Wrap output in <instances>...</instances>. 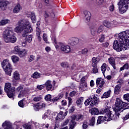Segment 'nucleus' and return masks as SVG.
<instances>
[{"mask_svg": "<svg viewBox=\"0 0 129 129\" xmlns=\"http://www.w3.org/2000/svg\"><path fill=\"white\" fill-rule=\"evenodd\" d=\"M129 30H126L118 34H115L118 40H115L113 44V48L117 52H120L122 50H126V47L129 46Z\"/></svg>", "mask_w": 129, "mask_h": 129, "instance_id": "obj_1", "label": "nucleus"}, {"mask_svg": "<svg viewBox=\"0 0 129 129\" xmlns=\"http://www.w3.org/2000/svg\"><path fill=\"white\" fill-rule=\"evenodd\" d=\"M18 24L19 26L14 29V32L22 33V37H26V42L31 43L33 37L31 35H28V34L33 31V28L30 21L27 19H23L18 22Z\"/></svg>", "mask_w": 129, "mask_h": 129, "instance_id": "obj_2", "label": "nucleus"}, {"mask_svg": "<svg viewBox=\"0 0 129 129\" xmlns=\"http://www.w3.org/2000/svg\"><path fill=\"white\" fill-rule=\"evenodd\" d=\"M101 114H105L104 116H100L98 117V120L97 121V124H100L103 122V120L106 121H110L112 119H115L113 118L114 115L112 114L109 107H107L104 110H102L101 112Z\"/></svg>", "mask_w": 129, "mask_h": 129, "instance_id": "obj_3", "label": "nucleus"}, {"mask_svg": "<svg viewBox=\"0 0 129 129\" xmlns=\"http://www.w3.org/2000/svg\"><path fill=\"white\" fill-rule=\"evenodd\" d=\"M4 41L6 43H16L17 37L14 36V31L11 28L6 29L3 33Z\"/></svg>", "mask_w": 129, "mask_h": 129, "instance_id": "obj_4", "label": "nucleus"}, {"mask_svg": "<svg viewBox=\"0 0 129 129\" xmlns=\"http://www.w3.org/2000/svg\"><path fill=\"white\" fill-rule=\"evenodd\" d=\"M124 103L122 102V101L119 98L116 99L115 102V106L114 108V110L115 112V115H116L118 117L119 116V113L124 110H125V109H123V105Z\"/></svg>", "mask_w": 129, "mask_h": 129, "instance_id": "obj_5", "label": "nucleus"}, {"mask_svg": "<svg viewBox=\"0 0 129 129\" xmlns=\"http://www.w3.org/2000/svg\"><path fill=\"white\" fill-rule=\"evenodd\" d=\"M5 91L7 92V94L9 98H12L15 94L16 88L15 87L12 88V84L10 83H6L5 84Z\"/></svg>", "mask_w": 129, "mask_h": 129, "instance_id": "obj_6", "label": "nucleus"}, {"mask_svg": "<svg viewBox=\"0 0 129 129\" xmlns=\"http://www.w3.org/2000/svg\"><path fill=\"white\" fill-rule=\"evenodd\" d=\"M2 66L6 74L11 76L12 73V65L10 63L9 59H4L2 63Z\"/></svg>", "mask_w": 129, "mask_h": 129, "instance_id": "obj_7", "label": "nucleus"}, {"mask_svg": "<svg viewBox=\"0 0 129 129\" xmlns=\"http://www.w3.org/2000/svg\"><path fill=\"white\" fill-rule=\"evenodd\" d=\"M83 119V115L81 114H78L77 115H73L72 116V120L71 122L70 123V126L69 129H74V127L75 126V124H76V122L74 120H80V119Z\"/></svg>", "mask_w": 129, "mask_h": 129, "instance_id": "obj_8", "label": "nucleus"}, {"mask_svg": "<svg viewBox=\"0 0 129 129\" xmlns=\"http://www.w3.org/2000/svg\"><path fill=\"white\" fill-rule=\"evenodd\" d=\"M58 45L59 46H56V48H59V47L61 51H62V52H64V53H69L71 52V48L69 45H66L61 42H59Z\"/></svg>", "mask_w": 129, "mask_h": 129, "instance_id": "obj_9", "label": "nucleus"}, {"mask_svg": "<svg viewBox=\"0 0 129 129\" xmlns=\"http://www.w3.org/2000/svg\"><path fill=\"white\" fill-rule=\"evenodd\" d=\"M23 88L22 86H19L17 88V91L20 92L18 96L19 98H22L27 95V91L25 89L23 90Z\"/></svg>", "mask_w": 129, "mask_h": 129, "instance_id": "obj_10", "label": "nucleus"}, {"mask_svg": "<svg viewBox=\"0 0 129 129\" xmlns=\"http://www.w3.org/2000/svg\"><path fill=\"white\" fill-rule=\"evenodd\" d=\"M84 19L86 23H89L90 22V19H91V13L89 11H84Z\"/></svg>", "mask_w": 129, "mask_h": 129, "instance_id": "obj_11", "label": "nucleus"}, {"mask_svg": "<svg viewBox=\"0 0 129 129\" xmlns=\"http://www.w3.org/2000/svg\"><path fill=\"white\" fill-rule=\"evenodd\" d=\"M69 42L72 46H75L79 43V39L76 37H73L70 39Z\"/></svg>", "mask_w": 129, "mask_h": 129, "instance_id": "obj_12", "label": "nucleus"}, {"mask_svg": "<svg viewBox=\"0 0 129 129\" xmlns=\"http://www.w3.org/2000/svg\"><path fill=\"white\" fill-rule=\"evenodd\" d=\"M9 2L8 1H1L0 2V8L2 11H5L7 9V6L9 5Z\"/></svg>", "mask_w": 129, "mask_h": 129, "instance_id": "obj_13", "label": "nucleus"}, {"mask_svg": "<svg viewBox=\"0 0 129 129\" xmlns=\"http://www.w3.org/2000/svg\"><path fill=\"white\" fill-rule=\"evenodd\" d=\"M105 83L104 80H102L101 78H97L96 80V85H99V87L101 88L103 87Z\"/></svg>", "mask_w": 129, "mask_h": 129, "instance_id": "obj_14", "label": "nucleus"}, {"mask_svg": "<svg viewBox=\"0 0 129 129\" xmlns=\"http://www.w3.org/2000/svg\"><path fill=\"white\" fill-rule=\"evenodd\" d=\"M2 126L4 127V129H13V127H12V123L8 121H6L3 123Z\"/></svg>", "mask_w": 129, "mask_h": 129, "instance_id": "obj_15", "label": "nucleus"}, {"mask_svg": "<svg viewBox=\"0 0 129 129\" xmlns=\"http://www.w3.org/2000/svg\"><path fill=\"white\" fill-rule=\"evenodd\" d=\"M93 99H94L95 100H96V97L95 96V95L91 96L89 99H87L85 101V105H86V106H87V105H89V104H90V102H91V101H92Z\"/></svg>", "mask_w": 129, "mask_h": 129, "instance_id": "obj_16", "label": "nucleus"}, {"mask_svg": "<svg viewBox=\"0 0 129 129\" xmlns=\"http://www.w3.org/2000/svg\"><path fill=\"white\" fill-rule=\"evenodd\" d=\"M46 88V90H50V89H52V87H53V85H52V84H51V81L50 80H48L47 81L45 84H44Z\"/></svg>", "mask_w": 129, "mask_h": 129, "instance_id": "obj_17", "label": "nucleus"}, {"mask_svg": "<svg viewBox=\"0 0 129 129\" xmlns=\"http://www.w3.org/2000/svg\"><path fill=\"white\" fill-rule=\"evenodd\" d=\"M22 10V7L20 4H17L13 9L14 14H18L20 11Z\"/></svg>", "mask_w": 129, "mask_h": 129, "instance_id": "obj_18", "label": "nucleus"}, {"mask_svg": "<svg viewBox=\"0 0 129 129\" xmlns=\"http://www.w3.org/2000/svg\"><path fill=\"white\" fill-rule=\"evenodd\" d=\"M99 62V58L97 57H94L92 58V67H95L97 65V63Z\"/></svg>", "mask_w": 129, "mask_h": 129, "instance_id": "obj_19", "label": "nucleus"}, {"mask_svg": "<svg viewBox=\"0 0 129 129\" xmlns=\"http://www.w3.org/2000/svg\"><path fill=\"white\" fill-rule=\"evenodd\" d=\"M128 9V5H125L124 6L122 7L121 8H119V11L121 14H124L125 13L127 9Z\"/></svg>", "mask_w": 129, "mask_h": 129, "instance_id": "obj_20", "label": "nucleus"}, {"mask_svg": "<svg viewBox=\"0 0 129 129\" xmlns=\"http://www.w3.org/2000/svg\"><path fill=\"white\" fill-rule=\"evenodd\" d=\"M91 114H95V115H97V114H99L100 113H101V112H99V110H98V109H97V108H92L90 110Z\"/></svg>", "mask_w": 129, "mask_h": 129, "instance_id": "obj_21", "label": "nucleus"}, {"mask_svg": "<svg viewBox=\"0 0 129 129\" xmlns=\"http://www.w3.org/2000/svg\"><path fill=\"white\" fill-rule=\"evenodd\" d=\"M109 62L111 66H112L113 69H116V67H115V59L113 57L109 58Z\"/></svg>", "mask_w": 129, "mask_h": 129, "instance_id": "obj_22", "label": "nucleus"}, {"mask_svg": "<svg viewBox=\"0 0 129 129\" xmlns=\"http://www.w3.org/2000/svg\"><path fill=\"white\" fill-rule=\"evenodd\" d=\"M82 102H83V97H81L77 99L76 103L79 107H81V105H82Z\"/></svg>", "mask_w": 129, "mask_h": 129, "instance_id": "obj_23", "label": "nucleus"}, {"mask_svg": "<svg viewBox=\"0 0 129 129\" xmlns=\"http://www.w3.org/2000/svg\"><path fill=\"white\" fill-rule=\"evenodd\" d=\"M85 88H87V83L82 84L80 86V90L82 91H85L87 90Z\"/></svg>", "mask_w": 129, "mask_h": 129, "instance_id": "obj_24", "label": "nucleus"}, {"mask_svg": "<svg viewBox=\"0 0 129 129\" xmlns=\"http://www.w3.org/2000/svg\"><path fill=\"white\" fill-rule=\"evenodd\" d=\"M28 15L31 16L32 23H36V16H35V14L33 12H29L28 13Z\"/></svg>", "mask_w": 129, "mask_h": 129, "instance_id": "obj_25", "label": "nucleus"}, {"mask_svg": "<svg viewBox=\"0 0 129 129\" xmlns=\"http://www.w3.org/2000/svg\"><path fill=\"white\" fill-rule=\"evenodd\" d=\"M120 87H121L120 85H117L115 86L114 89L115 94H118V93H119V92L120 91Z\"/></svg>", "mask_w": 129, "mask_h": 129, "instance_id": "obj_26", "label": "nucleus"}, {"mask_svg": "<svg viewBox=\"0 0 129 129\" xmlns=\"http://www.w3.org/2000/svg\"><path fill=\"white\" fill-rule=\"evenodd\" d=\"M91 103L90 105V107H93L94 105H96L97 103H98V99H97V97H96V99H93L91 101Z\"/></svg>", "mask_w": 129, "mask_h": 129, "instance_id": "obj_27", "label": "nucleus"}, {"mask_svg": "<svg viewBox=\"0 0 129 129\" xmlns=\"http://www.w3.org/2000/svg\"><path fill=\"white\" fill-rule=\"evenodd\" d=\"M96 30H97V28L95 26H92L91 28V34L92 36H95L96 34Z\"/></svg>", "mask_w": 129, "mask_h": 129, "instance_id": "obj_28", "label": "nucleus"}, {"mask_svg": "<svg viewBox=\"0 0 129 129\" xmlns=\"http://www.w3.org/2000/svg\"><path fill=\"white\" fill-rule=\"evenodd\" d=\"M63 96H64V93L61 92L58 94V97H56L54 98H53V100L54 101H58V100L61 99V98H62Z\"/></svg>", "mask_w": 129, "mask_h": 129, "instance_id": "obj_29", "label": "nucleus"}, {"mask_svg": "<svg viewBox=\"0 0 129 129\" xmlns=\"http://www.w3.org/2000/svg\"><path fill=\"white\" fill-rule=\"evenodd\" d=\"M32 77L34 79H38V78H40V77H41V74H40V73H38L37 72H35L32 75Z\"/></svg>", "mask_w": 129, "mask_h": 129, "instance_id": "obj_30", "label": "nucleus"}, {"mask_svg": "<svg viewBox=\"0 0 129 129\" xmlns=\"http://www.w3.org/2000/svg\"><path fill=\"white\" fill-rule=\"evenodd\" d=\"M111 92V91L109 90L107 92L104 93L102 96V98H108V97H109V96L110 95Z\"/></svg>", "mask_w": 129, "mask_h": 129, "instance_id": "obj_31", "label": "nucleus"}, {"mask_svg": "<svg viewBox=\"0 0 129 129\" xmlns=\"http://www.w3.org/2000/svg\"><path fill=\"white\" fill-rule=\"evenodd\" d=\"M28 52V50H26V49H23L22 51H20L19 52V55H20V56H21V57H24V56H26V55H27V52Z\"/></svg>", "mask_w": 129, "mask_h": 129, "instance_id": "obj_32", "label": "nucleus"}, {"mask_svg": "<svg viewBox=\"0 0 129 129\" xmlns=\"http://www.w3.org/2000/svg\"><path fill=\"white\" fill-rule=\"evenodd\" d=\"M119 8H122V7H124V6H126L127 4H125V2L124 1H120L117 4Z\"/></svg>", "mask_w": 129, "mask_h": 129, "instance_id": "obj_33", "label": "nucleus"}, {"mask_svg": "<svg viewBox=\"0 0 129 129\" xmlns=\"http://www.w3.org/2000/svg\"><path fill=\"white\" fill-rule=\"evenodd\" d=\"M13 78L15 80H19L20 79V74L17 72H15L13 74Z\"/></svg>", "mask_w": 129, "mask_h": 129, "instance_id": "obj_34", "label": "nucleus"}, {"mask_svg": "<svg viewBox=\"0 0 129 129\" xmlns=\"http://www.w3.org/2000/svg\"><path fill=\"white\" fill-rule=\"evenodd\" d=\"M11 59H12L13 63H17V62H18L20 60V58L16 55L12 56L11 57Z\"/></svg>", "mask_w": 129, "mask_h": 129, "instance_id": "obj_35", "label": "nucleus"}, {"mask_svg": "<svg viewBox=\"0 0 129 129\" xmlns=\"http://www.w3.org/2000/svg\"><path fill=\"white\" fill-rule=\"evenodd\" d=\"M10 23V20H3L0 22V26H5V25H7V24H9Z\"/></svg>", "mask_w": 129, "mask_h": 129, "instance_id": "obj_36", "label": "nucleus"}, {"mask_svg": "<svg viewBox=\"0 0 129 129\" xmlns=\"http://www.w3.org/2000/svg\"><path fill=\"white\" fill-rule=\"evenodd\" d=\"M39 25H40V22L38 21L37 23V27L36 29V35H41V30H40V28H39Z\"/></svg>", "mask_w": 129, "mask_h": 129, "instance_id": "obj_37", "label": "nucleus"}, {"mask_svg": "<svg viewBox=\"0 0 129 129\" xmlns=\"http://www.w3.org/2000/svg\"><path fill=\"white\" fill-rule=\"evenodd\" d=\"M101 70L104 76V73H105V71H106V63H103L101 67Z\"/></svg>", "mask_w": 129, "mask_h": 129, "instance_id": "obj_38", "label": "nucleus"}, {"mask_svg": "<svg viewBox=\"0 0 129 129\" xmlns=\"http://www.w3.org/2000/svg\"><path fill=\"white\" fill-rule=\"evenodd\" d=\"M103 25L106 28H110L111 27V24L109 21H104L103 22Z\"/></svg>", "mask_w": 129, "mask_h": 129, "instance_id": "obj_39", "label": "nucleus"}, {"mask_svg": "<svg viewBox=\"0 0 129 129\" xmlns=\"http://www.w3.org/2000/svg\"><path fill=\"white\" fill-rule=\"evenodd\" d=\"M128 68H129L128 63H125L123 66L122 67L120 68V70L121 71H122V70H127V69H128Z\"/></svg>", "mask_w": 129, "mask_h": 129, "instance_id": "obj_40", "label": "nucleus"}, {"mask_svg": "<svg viewBox=\"0 0 129 129\" xmlns=\"http://www.w3.org/2000/svg\"><path fill=\"white\" fill-rule=\"evenodd\" d=\"M46 106L45 103H37L35 107H38V108H44Z\"/></svg>", "mask_w": 129, "mask_h": 129, "instance_id": "obj_41", "label": "nucleus"}, {"mask_svg": "<svg viewBox=\"0 0 129 129\" xmlns=\"http://www.w3.org/2000/svg\"><path fill=\"white\" fill-rule=\"evenodd\" d=\"M60 66L63 68H68L69 67V64H68V62H63L60 63Z\"/></svg>", "mask_w": 129, "mask_h": 129, "instance_id": "obj_42", "label": "nucleus"}, {"mask_svg": "<svg viewBox=\"0 0 129 129\" xmlns=\"http://www.w3.org/2000/svg\"><path fill=\"white\" fill-rule=\"evenodd\" d=\"M43 40L46 43H49V42L48 41V36H47V34H46V33L43 34Z\"/></svg>", "mask_w": 129, "mask_h": 129, "instance_id": "obj_43", "label": "nucleus"}, {"mask_svg": "<svg viewBox=\"0 0 129 129\" xmlns=\"http://www.w3.org/2000/svg\"><path fill=\"white\" fill-rule=\"evenodd\" d=\"M103 30V26L102 25H100L97 29V33L98 34H100V33H101V32H102Z\"/></svg>", "mask_w": 129, "mask_h": 129, "instance_id": "obj_44", "label": "nucleus"}, {"mask_svg": "<svg viewBox=\"0 0 129 129\" xmlns=\"http://www.w3.org/2000/svg\"><path fill=\"white\" fill-rule=\"evenodd\" d=\"M95 123V117H92L90 120L89 125H93Z\"/></svg>", "mask_w": 129, "mask_h": 129, "instance_id": "obj_45", "label": "nucleus"}, {"mask_svg": "<svg viewBox=\"0 0 129 129\" xmlns=\"http://www.w3.org/2000/svg\"><path fill=\"white\" fill-rule=\"evenodd\" d=\"M20 50V49L19 46H15L14 49V53L19 54V52L21 51Z\"/></svg>", "mask_w": 129, "mask_h": 129, "instance_id": "obj_46", "label": "nucleus"}, {"mask_svg": "<svg viewBox=\"0 0 129 129\" xmlns=\"http://www.w3.org/2000/svg\"><path fill=\"white\" fill-rule=\"evenodd\" d=\"M51 98H52V96L50 94H48L45 97V99L47 101H51Z\"/></svg>", "mask_w": 129, "mask_h": 129, "instance_id": "obj_47", "label": "nucleus"}, {"mask_svg": "<svg viewBox=\"0 0 129 129\" xmlns=\"http://www.w3.org/2000/svg\"><path fill=\"white\" fill-rule=\"evenodd\" d=\"M123 99L129 102V94H126L123 95Z\"/></svg>", "mask_w": 129, "mask_h": 129, "instance_id": "obj_48", "label": "nucleus"}, {"mask_svg": "<svg viewBox=\"0 0 129 129\" xmlns=\"http://www.w3.org/2000/svg\"><path fill=\"white\" fill-rule=\"evenodd\" d=\"M42 99V98L41 97H35L33 98V101L38 102L40 101V100Z\"/></svg>", "mask_w": 129, "mask_h": 129, "instance_id": "obj_49", "label": "nucleus"}, {"mask_svg": "<svg viewBox=\"0 0 129 129\" xmlns=\"http://www.w3.org/2000/svg\"><path fill=\"white\" fill-rule=\"evenodd\" d=\"M93 70L92 71V73H97V72H98V69H97V68L96 67H93Z\"/></svg>", "mask_w": 129, "mask_h": 129, "instance_id": "obj_50", "label": "nucleus"}, {"mask_svg": "<svg viewBox=\"0 0 129 129\" xmlns=\"http://www.w3.org/2000/svg\"><path fill=\"white\" fill-rule=\"evenodd\" d=\"M37 89H39V90H42V89H44V88H45V86H44V85H38L37 86Z\"/></svg>", "mask_w": 129, "mask_h": 129, "instance_id": "obj_51", "label": "nucleus"}, {"mask_svg": "<svg viewBox=\"0 0 129 129\" xmlns=\"http://www.w3.org/2000/svg\"><path fill=\"white\" fill-rule=\"evenodd\" d=\"M23 100L20 101L18 103V105L20 107H24L25 106V105L24 104Z\"/></svg>", "mask_w": 129, "mask_h": 129, "instance_id": "obj_52", "label": "nucleus"}, {"mask_svg": "<svg viewBox=\"0 0 129 129\" xmlns=\"http://www.w3.org/2000/svg\"><path fill=\"white\" fill-rule=\"evenodd\" d=\"M104 35H102L101 37H100V38L99 39V41L100 43H102L103 42V41H104Z\"/></svg>", "mask_w": 129, "mask_h": 129, "instance_id": "obj_53", "label": "nucleus"}, {"mask_svg": "<svg viewBox=\"0 0 129 129\" xmlns=\"http://www.w3.org/2000/svg\"><path fill=\"white\" fill-rule=\"evenodd\" d=\"M88 52V49H87V48H84L81 51L82 54H87Z\"/></svg>", "mask_w": 129, "mask_h": 129, "instance_id": "obj_54", "label": "nucleus"}, {"mask_svg": "<svg viewBox=\"0 0 129 129\" xmlns=\"http://www.w3.org/2000/svg\"><path fill=\"white\" fill-rule=\"evenodd\" d=\"M114 10V6L113 5V4H112L109 7V11L110 12H113Z\"/></svg>", "mask_w": 129, "mask_h": 129, "instance_id": "obj_55", "label": "nucleus"}, {"mask_svg": "<svg viewBox=\"0 0 129 129\" xmlns=\"http://www.w3.org/2000/svg\"><path fill=\"white\" fill-rule=\"evenodd\" d=\"M61 105L62 106H66L67 105V101L65 100L61 101Z\"/></svg>", "mask_w": 129, "mask_h": 129, "instance_id": "obj_56", "label": "nucleus"}, {"mask_svg": "<svg viewBox=\"0 0 129 129\" xmlns=\"http://www.w3.org/2000/svg\"><path fill=\"white\" fill-rule=\"evenodd\" d=\"M75 95H76V92L74 91L70 93V96H71V97H73V96H75Z\"/></svg>", "mask_w": 129, "mask_h": 129, "instance_id": "obj_57", "label": "nucleus"}, {"mask_svg": "<svg viewBox=\"0 0 129 129\" xmlns=\"http://www.w3.org/2000/svg\"><path fill=\"white\" fill-rule=\"evenodd\" d=\"M29 62H32V61H33L34 59H35V56H34L33 55H30L29 57Z\"/></svg>", "mask_w": 129, "mask_h": 129, "instance_id": "obj_58", "label": "nucleus"}, {"mask_svg": "<svg viewBox=\"0 0 129 129\" xmlns=\"http://www.w3.org/2000/svg\"><path fill=\"white\" fill-rule=\"evenodd\" d=\"M103 46L105 48H107V47H108V46H109V43H108V42H106L103 43Z\"/></svg>", "mask_w": 129, "mask_h": 129, "instance_id": "obj_59", "label": "nucleus"}, {"mask_svg": "<svg viewBox=\"0 0 129 129\" xmlns=\"http://www.w3.org/2000/svg\"><path fill=\"white\" fill-rule=\"evenodd\" d=\"M86 79H87V77H83L81 79V82H82L83 83H84V82H85V80H86Z\"/></svg>", "mask_w": 129, "mask_h": 129, "instance_id": "obj_60", "label": "nucleus"}, {"mask_svg": "<svg viewBox=\"0 0 129 129\" xmlns=\"http://www.w3.org/2000/svg\"><path fill=\"white\" fill-rule=\"evenodd\" d=\"M45 50L46 52H50L51 51V48L49 46L45 47Z\"/></svg>", "mask_w": 129, "mask_h": 129, "instance_id": "obj_61", "label": "nucleus"}, {"mask_svg": "<svg viewBox=\"0 0 129 129\" xmlns=\"http://www.w3.org/2000/svg\"><path fill=\"white\" fill-rule=\"evenodd\" d=\"M44 16V17L45 18V19H47V18H49V17H50L49 13H47V12H45V14Z\"/></svg>", "mask_w": 129, "mask_h": 129, "instance_id": "obj_62", "label": "nucleus"}, {"mask_svg": "<svg viewBox=\"0 0 129 129\" xmlns=\"http://www.w3.org/2000/svg\"><path fill=\"white\" fill-rule=\"evenodd\" d=\"M87 124H86V122H84L83 124V129H86L87 128Z\"/></svg>", "mask_w": 129, "mask_h": 129, "instance_id": "obj_63", "label": "nucleus"}, {"mask_svg": "<svg viewBox=\"0 0 129 129\" xmlns=\"http://www.w3.org/2000/svg\"><path fill=\"white\" fill-rule=\"evenodd\" d=\"M129 118V113L127 115H126L124 117H123V119L124 120H126L127 119H128Z\"/></svg>", "mask_w": 129, "mask_h": 129, "instance_id": "obj_64", "label": "nucleus"}]
</instances>
